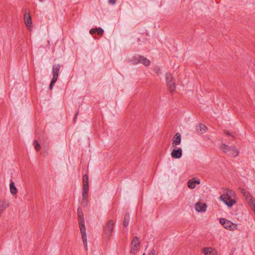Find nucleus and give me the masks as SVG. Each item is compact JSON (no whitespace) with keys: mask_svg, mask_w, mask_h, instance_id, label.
Returning a JSON list of instances; mask_svg holds the SVG:
<instances>
[{"mask_svg":"<svg viewBox=\"0 0 255 255\" xmlns=\"http://www.w3.org/2000/svg\"><path fill=\"white\" fill-rule=\"evenodd\" d=\"M221 148L224 152L226 153L228 155L236 157L239 155L240 151L234 146H229L227 144H223Z\"/></svg>","mask_w":255,"mask_h":255,"instance_id":"nucleus-5","label":"nucleus"},{"mask_svg":"<svg viewBox=\"0 0 255 255\" xmlns=\"http://www.w3.org/2000/svg\"><path fill=\"white\" fill-rule=\"evenodd\" d=\"M172 77L171 75L169 73H167L166 74V81L167 85L169 87L170 90L171 92H173L175 89V86L174 83L172 82Z\"/></svg>","mask_w":255,"mask_h":255,"instance_id":"nucleus-8","label":"nucleus"},{"mask_svg":"<svg viewBox=\"0 0 255 255\" xmlns=\"http://www.w3.org/2000/svg\"><path fill=\"white\" fill-rule=\"evenodd\" d=\"M188 186L189 188L193 189L196 187L197 184H200V180L199 179H195V178L189 180L188 182Z\"/></svg>","mask_w":255,"mask_h":255,"instance_id":"nucleus-13","label":"nucleus"},{"mask_svg":"<svg viewBox=\"0 0 255 255\" xmlns=\"http://www.w3.org/2000/svg\"><path fill=\"white\" fill-rule=\"evenodd\" d=\"M40 1H44V0H39Z\"/></svg>","mask_w":255,"mask_h":255,"instance_id":"nucleus-33","label":"nucleus"},{"mask_svg":"<svg viewBox=\"0 0 255 255\" xmlns=\"http://www.w3.org/2000/svg\"><path fill=\"white\" fill-rule=\"evenodd\" d=\"M244 196L245 197L246 200L248 203V197H250L252 199H253V197L247 192H245V193H244Z\"/></svg>","mask_w":255,"mask_h":255,"instance_id":"nucleus-25","label":"nucleus"},{"mask_svg":"<svg viewBox=\"0 0 255 255\" xmlns=\"http://www.w3.org/2000/svg\"><path fill=\"white\" fill-rule=\"evenodd\" d=\"M182 155V150L181 148H179L177 149H173L171 153V155L172 158H180Z\"/></svg>","mask_w":255,"mask_h":255,"instance_id":"nucleus-12","label":"nucleus"},{"mask_svg":"<svg viewBox=\"0 0 255 255\" xmlns=\"http://www.w3.org/2000/svg\"><path fill=\"white\" fill-rule=\"evenodd\" d=\"M129 221V214H127L125 216L124 221L123 222V224H124V226L127 227L128 225Z\"/></svg>","mask_w":255,"mask_h":255,"instance_id":"nucleus-21","label":"nucleus"},{"mask_svg":"<svg viewBox=\"0 0 255 255\" xmlns=\"http://www.w3.org/2000/svg\"><path fill=\"white\" fill-rule=\"evenodd\" d=\"M155 251L154 250H152L147 255H155Z\"/></svg>","mask_w":255,"mask_h":255,"instance_id":"nucleus-27","label":"nucleus"},{"mask_svg":"<svg viewBox=\"0 0 255 255\" xmlns=\"http://www.w3.org/2000/svg\"><path fill=\"white\" fill-rule=\"evenodd\" d=\"M207 206L205 203L197 202L195 205V209L198 212H204L206 211Z\"/></svg>","mask_w":255,"mask_h":255,"instance_id":"nucleus-11","label":"nucleus"},{"mask_svg":"<svg viewBox=\"0 0 255 255\" xmlns=\"http://www.w3.org/2000/svg\"><path fill=\"white\" fill-rule=\"evenodd\" d=\"M138 63H142L145 66H148L150 64V61L148 59L143 56H140L137 59Z\"/></svg>","mask_w":255,"mask_h":255,"instance_id":"nucleus-15","label":"nucleus"},{"mask_svg":"<svg viewBox=\"0 0 255 255\" xmlns=\"http://www.w3.org/2000/svg\"><path fill=\"white\" fill-rule=\"evenodd\" d=\"M248 204L251 208L253 210L254 212H255V201L252 199L250 197H248Z\"/></svg>","mask_w":255,"mask_h":255,"instance_id":"nucleus-20","label":"nucleus"},{"mask_svg":"<svg viewBox=\"0 0 255 255\" xmlns=\"http://www.w3.org/2000/svg\"><path fill=\"white\" fill-rule=\"evenodd\" d=\"M202 253L205 255H218L217 251L211 247L204 248L202 250Z\"/></svg>","mask_w":255,"mask_h":255,"instance_id":"nucleus-9","label":"nucleus"},{"mask_svg":"<svg viewBox=\"0 0 255 255\" xmlns=\"http://www.w3.org/2000/svg\"><path fill=\"white\" fill-rule=\"evenodd\" d=\"M83 185H88V176L85 174L83 176Z\"/></svg>","mask_w":255,"mask_h":255,"instance_id":"nucleus-23","label":"nucleus"},{"mask_svg":"<svg viewBox=\"0 0 255 255\" xmlns=\"http://www.w3.org/2000/svg\"><path fill=\"white\" fill-rule=\"evenodd\" d=\"M89 191V185H83L82 197L83 200H86Z\"/></svg>","mask_w":255,"mask_h":255,"instance_id":"nucleus-16","label":"nucleus"},{"mask_svg":"<svg viewBox=\"0 0 255 255\" xmlns=\"http://www.w3.org/2000/svg\"><path fill=\"white\" fill-rule=\"evenodd\" d=\"M114 223L112 221H110L107 224L105 230V234L108 237H110L113 231Z\"/></svg>","mask_w":255,"mask_h":255,"instance_id":"nucleus-7","label":"nucleus"},{"mask_svg":"<svg viewBox=\"0 0 255 255\" xmlns=\"http://www.w3.org/2000/svg\"><path fill=\"white\" fill-rule=\"evenodd\" d=\"M77 215H78L79 219H84V215H83L82 210L79 207L78 208V210H77Z\"/></svg>","mask_w":255,"mask_h":255,"instance_id":"nucleus-22","label":"nucleus"},{"mask_svg":"<svg viewBox=\"0 0 255 255\" xmlns=\"http://www.w3.org/2000/svg\"><path fill=\"white\" fill-rule=\"evenodd\" d=\"M117 0H109V3L111 4L116 3Z\"/></svg>","mask_w":255,"mask_h":255,"instance_id":"nucleus-28","label":"nucleus"},{"mask_svg":"<svg viewBox=\"0 0 255 255\" xmlns=\"http://www.w3.org/2000/svg\"><path fill=\"white\" fill-rule=\"evenodd\" d=\"M145 255V254H144H144H143V255Z\"/></svg>","mask_w":255,"mask_h":255,"instance_id":"nucleus-34","label":"nucleus"},{"mask_svg":"<svg viewBox=\"0 0 255 255\" xmlns=\"http://www.w3.org/2000/svg\"><path fill=\"white\" fill-rule=\"evenodd\" d=\"M235 196V193L233 191L225 189L223 194L220 197V199L229 207H232L236 203Z\"/></svg>","mask_w":255,"mask_h":255,"instance_id":"nucleus-1","label":"nucleus"},{"mask_svg":"<svg viewBox=\"0 0 255 255\" xmlns=\"http://www.w3.org/2000/svg\"><path fill=\"white\" fill-rule=\"evenodd\" d=\"M220 223L227 230L233 231L238 229L237 224L224 218L220 219Z\"/></svg>","mask_w":255,"mask_h":255,"instance_id":"nucleus-6","label":"nucleus"},{"mask_svg":"<svg viewBox=\"0 0 255 255\" xmlns=\"http://www.w3.org/2000/svg\"><path fill=\"white\" fill-rule=\"evenodd\" d=\"M33 145L36 150L38 151L40 149V145L37 140H34Z\"/></svg>","mask_w":255,"mask_h":255,"instance_id":"nucleus-24","label":"nucleus"},{"mask_svg":"<svg viewBox=\"0 0 255 255\" xmlns=\"http://www.w3.org/2000/svg\"><path fill=\"white\" fill-rule=\"evenodd\" d=\"M10 192L12 195H15L17 192V189L15 187V184L13 181H11L9 184Z\"/></svg>","mask_w":255,"mask_h":255,"instance_id":"nucleus-17","label":"nucleus"},{"mask_svg":"<svg viewBox=\"0 0 255 255\" xmlns=\"http://www.w3.org/2000/svg\"><path fill=\"white\" fill-rule=\"evenodd\" d=\"M79 224L80 226V232L82 235V240L83 243V245L85 250H87V239L84 219H79Z\"/></svg>","mask_w":255,"mask_h":255,"instance_id":"nucleus-3","label":"nucleus"},{"mask_svg":"<svg viewBox=\"0 0 255 255\" xmlns=\"http://www.w3.org/2000/svg\"><path fill=\"white\" fill-rule=\"evenodd\" d=\"M181 142V135L179 132H177L174 135L172 139V146L176 147Z\"/></svg>","mask_w":255,"mask_h":255,"instance_id":"nucleus-10","label":"nucleus"},{"mask_svg":"<svg viewBox=\"0 0 255 255\" xmlns=\"http://www.w3.org/2000/svg\"><path fill=\"white\" fill-rule=\"evenodd\" d=\"M207 127L202 124H200L196 127V130L198 133H203L207 131Z\"/></svg>","mask_w":255,"mask_h":255,"instance_id":"nucleus-18","label":"nucleus"},{"mask_svg":"<svg viewBox=\"0 0 255 255\" xmlns=\"http://www.w3.org/2000/svg\"><path fill=\"white\" fill-rule=\"evenodd\" d=\"M140 241L139 238L134 237L130 244V255H135L140 249Z\"/></svg>","mask_w":255,"mask_h":255,"instance_id":"nucleus-4","label":"nucleus"},{"mask_svg":"<svg viewBox=\"0 0 255 255\" xmlns=\"http://www.w3.org/2000/svg\"><path fill=\"white\" fill-rule=\"evenodd\" d=\"M96 32L100 35H102L104 33V30L102 28H96Z\"/></svg>","mask_w":255,"mask_h":255,"instance_id":"nucleus-26","label":"nucleus"},{"mask_svg":"<svg viewBox=\"0 0 255 255\" xmlns=\"http://www.w3.org/2000/svg\"><path fill=\"white\" fill-rule=\"evenodd\" d=\"M245 192H246V191L245 190H242V194H243V195H244V193H245Z\"/></svg>","mask_w":255,"mask_h":255,"instance_id":"nucleus-32","label":"nucleus"},{"mask_svg":"<svg viewBox=\"0 0 255 255\" xmlns=\"http://www.w3.org/2000/svg\"><path fill=\"white\" fill-rule=\"evenodd\" d=\"M225 133L227 135H229V136H232V137H234V135H233L229 131H226L225 132Z\"/></svg>","mask_w":255,"mask_h":255,"instance_id":"nucleus-30","label":"nucleus"},{"mask_svg":"<svg viewBox=\"0 0 255 255\" xmlns=\"http://www.w3.org/2000/svg\"><path fill=\"white\" fill-rule=\"evenodd\" d=\"M60 68L61 65L59 64H54L52 66V73L53 77L49 88L50 90L53 89L55 83L58 78Z\"/></svg>","mask_w":255,"mask_h":255,"instance_id":"nucleus-2","label":"nucleus"},{"mask_svg":"<svg viewBox=\"0 0 255 255\" xmlns=\"http://www.w3.org/2000/svg\"><path fill=\"white\" fill-rule=\"evenodd\" d=\"M155 71L157 75H159L160 73V70L158 68H156Z\"/></svg>","mask_w":255,"mask_h":255,"instance_id":"nucleus-31","label":"nucleus"},{"mask_svg":"<svg viewBox=\"0 0 255 255\" xmlns=\"http://www.w3.org/2000/svg\"><path fill=\"white\" fill-rule=\"evenodd\" d=\"M24 22L26 25L29 27L31 24V18L29 13H25L24 15Z\"/></svg>","mask_w":255,"mask_h":255,"instance_id":"nucleus-19","label":"nucleus"},{"mask_svg":"<svg viewBox=\"0 0 255 255\" xmlns=\"http://www.w3.org/2000/svg\"><path fill=\"white\" fill-rule=\"evenodd\" d=\"M96 32V28H95V29L93 28L90 30V33L91 34L95 33Z\"/></svg>","mask_w":255,"mask_h":255,"instance_id":"nucleus-29","label":"nucleus"},{"mask_svg":"<svg viewBox=\"0 0 255 255\" xmlns=\"http://www.w3.org/2000/svg\"><path fill=\"white\" fill-rule=\"evenodd\" d=\"M8 206V203L5 199H0V213H2Z\"/></svg>","mask_w":255,"mask_h":255,"instance_id":"nucleus-14","label":"nucleus"}]
</instances>
